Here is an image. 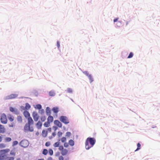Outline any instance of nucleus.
<instances>
[{"mask_svg": "<svg viewBox=\"0 0 160 160\" xmlns=\"http://www.w3.org/2000/svg\"><path fill=\"white\" fill-rule=\"evenodd\" d=\"M27 119H28V122L25 125L24 130L26 132H32L33 131V128L32 127H30V125L33 124V121L31 117Z\"/></svg>", "mask_w": 160, "mask_h": 160, "instance_id": "nucleus-1", "label": "nucleus"}, {"mask_svg": "<svg viewBox=\"0 0 160 160\" xmlns=\"http://www.w3.org/2000/svg\"><path fill=\"white\" fill-rule=\"evenodd\" d=\"M96 142V140L94 138H88L85 142V148L87 149H89L92 147Z\"/></svg>", "mask_w": 160, "mask_h": 160, "instance_id": "nucleus-2", "label": "nucleus"}, {"mask_svg": "<svg viewBox=\"0 0 160 160\" xmlns=\"http://www.w3.org/2000/svg\"><path fill=\"white\" fill-rule=\"evenodd\" d=\"M9 149L7 148L5 149L0 150V160H5L7 158L6 154L9 152Z\"/></svg>", "mask_w": 160, "mask_h": 160, "instance_id": "nucleus-3", "label": "nucleus"}, {"mask_svg": "<svg viewBox=\"0 0 160 160\" xmlns=\"http://www.w3.org/2000/svg\"><path fill=\"white\" fill-rule=\"evenodd\" d=\"M59 120L61 122L66 124H68L69 123V121L68 118L65 116H61L59 118Z\"/></svg>", "mask_w": 160, "mask_h": 160, "instance_id": "nucleus-4", "label": "nucleus"}, {"mask_svg": "<svg viewBox=\"0 0 160 160\" xmlns=\"http://www.w3.org/2000/svg\"><path fill=\"white\" fill-rule=\"evenodd\" d=\"M59 150L61 151V154L63 156L66 155L68 153V150L64 148L62 146H60L59 147Z\"/></svg>", "mask_w": 160, "mask_h": 160, "instance_id": "nucleus-5", "label": "nucleus"}, {"mask_svg": "<svg viewBox=\"0 0 160 160\" xmlns=\"http://www.w3.org/2000/svg\"><path fill=\"white\" fill-rule=\"evenodd\" d=\"M29 143L28 141L26 140H22L20 142V145L22 147L26 148L28 146Z\"/></svg>", "mask_w": 160, "mask_h": 160, "instance_id": "nucleus-6", "label": "nucleus"}, {"mask_svg": "<svg viewBox=\"0 0 160 160\" xmlns=\"http://www.w3.org/2000/svg\"><path fill=\"white\" fill-rule=\"evenodd\" d=\"M0 120L1 122L2 123L6 124L7 123L8 120L6 115L4 113H3L2 114Z\"/></svg>", "mask_w": 160, "mask_h": 160, "instance_id": "nucleus-7", "label": "nucleus"}, {"mask_svg": "<svg viewBox=\"0 0 160 160\" xmlns=\"http://www.w3.org/2000/svg\"><path fill=\"white\" fill-rule=\"evenodd\" d=\"M32 116L34 120L36 122L37 121L39 118V116L38 113L35 111L33 112Z\"/></svg>", "mask_w": 160, "mask_h": 160, "instance_id": "nucleus-8", "label": "nucleus"}, {"mask_svg": "<svg viewBox=\"0 0 160 160\" xmlns=\"http://www.w3.org/2000/svg\"><path fill=\"white\" fill-rule=\"evenodd\" d=\"M60 152H57L55 154L56 156H59L58 157V159L59 160H68L69 158L67 157L66 158L64 159L63 157L62 156H60Z\"/></svg>", "mask_w": 160, "mask_h": 160, "instance_id": "nucleus-9", "label": "nucleus"}, {"mask_svg": "<svg viewBox=\"0 0 160 160\" xmlns=\"http://www.w3.org/2000/svg\"><path fill=\"white\" fill-rule=\"evenodd\" d=\"M18 96L17 95L14 94H12L8 95L5 98L6 99H10L16 98Z\"/></svg>", "mask_w": 160, "mask_h": 160, "instance_id": "nucleus-10", "label": "nucleus"}, {"mask_svg": "<svg viewBox=\"0 0 160 160\" xmlns=\"http://www.w3.org/2000/svg\"><path fill=\"white\" fill-rule=\"evenodd\" d=\"M54 124L59 128H61L62 126V123L58 120H55L54 121Z\"/></svg>", "mask_w": 160, "mask_h": 160, "instance_id": "nucleus-11", "label": "nucleus"}, {"mask_svg": "<svg viewBox=\"0 0 160 160\" xmlns=\"http://www.w3.org/2000/svg\"><path fill=\"white\" fill-rule=\"evenodd\" d=\"M23 115L26 118H27L30 117V115L29 112L27 111H25L23 112Z\"/></svg>", "mask_w": 160, "mask_h": 160, "instance_id": "nucleus-12", "label": "nucleus"}, {"mask_svg": "<svg viewBox=\"0 0 160 160\" xmlns=\"http://www.w3.org/2000/svg\"><path fill=\"white\" fill-rule=\"evenodd\" d=\"M5 131V129L4 127L2 125H0V133H3Z\"/></svg>", "mask_w": 160, "mask_h": 160, "instance_id": "nucleus-13", "label": "nucleus"}, {"mask_svg": "<svg viewBox=\"0 0 160 160\" xmlns=\"http://www.w3.org/2000/svg\"><path fill=\"white\" fill-rule=\"evenodd\" d=\"M46 113L47 115H50L51 113L50 108L49 107H47L46 110Z\"/></svg>", "mask_w": 160, "mask_h": 160, "instance_id": "nucleus-14", "label": "nucleus"}, {"mask_svg": "<svg viewBox=\"0 0 160 160\" xmlns=\"http://www.w3.org/2000/svg\"><path fill=\"white\" fill-rule=\"evenodd\" d=\"M52 110L53 111V112L57 114L59 111V108L57 107H54L53 108Z\"/></svg>", "mask_w": 160, "mask_h": 160, "instance_id": "nucleus-15", "label": "nucleus"}, {"mask_svg": "<svg viewBox=\"0 0 160 160\" xmlns=\"http://www.w3.org/2000/svg\"><path fill=\"white\" fill-rule=\"evenodd\" d=\"M8 118L10 122H13L14 120L13 116L11 114H9L8 116Z\"/></svg>", "mask_w": 160, "mask_h": 160, "instance_id": "nucleus-16", "label": "nucleus"}, {"mask_svg": "<svg viewBox=\"0 0 160 160\" xmlns=\"http://www.w3.org/2000/svg\"><path fill=\"white\" fill-rule=\"evenodd\" d=\"M53 118L52 116L50 115L47 118V121L51 123L53 122Z\"/></svg>", "mask_w": 160, "mask_h": 160, "instance_id": "nucleus-17", "label": "nucleus"}, {"mask_svg": "<svg viewBox=\"0 0 160 160\" xmlns=\"http://www.w3.org/2000/svg\"><path fill=\"white\" fill-rule=\"evenodd\" d=\"M36 125L37 128L38 129H39L41 128L42 125V123L40 121H39L37 123Z\"/></svg>", "mask_w": 160, "mask_h": 160, "instance_id": "nucleus-18", "label": "nucleus"}, {"mask_svg": "<svg viewBox=\"0 0 160 160\" xmlns=\"http://www.w3.org/2000/svg\"><path fill=\"white\" fill-rule=\"evenodd\" d=\"M48 134V132L45 130H43L42 132V135L44 137L47 136Z\"/></svg>", "mask_w": 160, "mask_h": 160, "instance_id": "nucleus-19", "label": "nucleus"}, {"mask_svg": "<svg viewBox=\"0 0 160 160\" xmlns=\"http://www.w3.org/2000/svg\"><path fill=\"white\" fill-rule=\"evenodd\" d=\"M69 144L71 146H73L74 145V142L73 140L70 139L69 141Z\"/></svg>", "mask_w": 160, "mask_h": 160, "instance_id": "nucleus-20", "label": "nucleus"}, {"mask_svg": "<svg viewBox=\"0 0 160 160\" xmlns=\"http://www.w3.org/2000/svg\"><path fill=\"white\" fill-rule=\"evenodd\" d=\"M17 120L19 122L21 123L22 122V117L20 116H18L17 117Z\"/></svg>", "mask_w": 160, "mask_h": 160, "instance_id": "nucleus-21", "label": "nucleus"}, {"mask_svg": "<svg viewBox=\"0 0 160 160\" xmlns=\"http://www.w3.org/2000/svg\"><path fill=\"white\" fill-rule=\"evenodd\" d=\"M49 94L50 96L53 97L55 95V93L54 91H51L49 92Z\"/></svg>", "mask_w": 160, "mask_h": 160, "instance_id": "nucleus-22", "label": "nucleus"}, {"mask_svg": "<svg viewBox=\"0 0 160 160\" xmlns=\"http://www.w3.org/2000/svg\"><path fill=\"white\" fill-rule=\"evenodd\" d=\"M60 144V142H55L54 144H53V146L54 147H59L60 146H59Z\"/></svg>", "mask_w": 160, "mask_h": 160, "instance_id": "nucleus-23", "label": "nucleus"}, {"mask_svg": "<svg viewBox=\"0 0 160 160\" xmlns=\"http://www.w3.org/2000/svg\"><path fill=\"white\" fill-rule=\"evenodd\" d=\"M50 122H48V121L47 122H46L44 124V127H48L50 125Z\"/></svg>", "mask_w": 160, "mask_h": 160, "instance_id": "nucleus-24", "label": "nucleus"}, {"mask_svg": "<svg viewBox=\"0 0 160 160\" xmlns=\"http://www.w3.org/2000/svg\"><path fill=\"white\" fill-rule=\"evenodd\" d=\"M30 108H31V106L30 105V104L28 103H26V105H25L26 109H27V110H28V109H29Z\"/></svg>", "mask_w": 160, "mask_h": 160, "instance_id": "nucleus-25", "label": "nucleus"}, {"mask_svg": "<svg viewBox=\"0 0 160 160\" xmlns=\"http://www.w3.org/2000/svg\"><path fill=\"white\" fill-rule=\"evenodd\" d=\"M88 78L90 81V83L92 82L93 80L91 75H89V76H88Z\"/></svg>", "mask_w": 160, "mask_h": 160, "instance_id": "nucleus-26", "label": "nucleus"}, {"mask_svg": "<svg viewBox=\"0 0 160 160\" xmlns=\"http://www.w3.org/2000/svg\"><path fill=\"white\" fill-rule=\"evenodd\" d=\"M42 153L43 154L46 155L48 153V150L46 149H44L42 151Z\"/></svg>", "mask_w": 160, "mask_h": 160, "instance_id": "nucleus-27", "label": "nucleus"}, {"mask_svg": "<svg viewBox=\"0 0 160 160\" xmlns=\"http://www.w3.org/2000/svg\"><path fill=\"white\" fill-rule=\"evenodd\" d=\"M5 140L6 142H9L11 141L12 139L10 138L7 137L5 139Z\"/></svg>", "mask_w": 160, "mask_h": 160, "instance_id": "nucleus-28", "label": "nucleus"}, {"mask_svg": "<svg viewBox=\"0 0 160 160\" xmlns=\"http://www.w3.org/2000/svg\"><path fill=\"white\" fill-rule=\"evenodd\" d=\"M35 108L38 109H40L42 108V106L40 104H37L36 105Z\"/></svg>", "mask_w": 160, "mask_h": 160, "instance_id": "nucleus-29", "label": "nucleus"}, {"mask_svg": "<svg viewBox=\"0 0 160 160\" xmlns=\"http://www.w3.org/2000/svg\"><path fill=\"white\" fill-rule=\"evenodd\" d=\"M52 136H50L49 137V138L50 139H51L52 138L55 137V136L56 135V132H53L52 133Z\"/></svg>", "mask_w": 160, "mask_h": 160, "instance_id": "nucleus-30", "label": "nucleus"}, {"mask_svg": "<svg viewBox=\"0 0 160 160\" xmlns=\"http://www.w3.org/2000/svg\"><path fill=\"white\" fill-rule=\"evenodd\" d=\"M48 153L50 155H52L53 154V151L51 149H50L48 151Z\"/></svg>", "mask_w": 160, "mask_h": 160, "instance_id": "nucleus-31", "label": "nucleus"}, {"mask_svg": "<svg viewBox=\"0 0 160 160\" xmlns=\"http://www.w3.org/2000/svg\"><path fill=\"white\" fill-rule=\"evenodd\" d=\"M61 142H65L66 141V138L65 137H63L61 138Z\"/></svg>", "mask_w": 160, "mask_h": 160, "instance_id": "nucleus-32", "label": "nucleus"}, {"mask_svg": "<svg viewBox=\"0 0 160 160\" xmlns=\"http://www.w3.org/2000/svg\"><path fill=\"white\" fill-rule=\"evenodd\" d=\"M5 145L3 143L0 144V148H2L5 147Z\"/></svg>", "mask_w": 160, "mask_h": 160, "instance_id": "nucleus-33", "label": "nucleus"}, {"mask_svg": "<svg viewBox=\"0 0 160 160\" xmlns=\"http://www.w3.org/2000/svg\"><path fill=\"white\" fill-rule=\"evenodd\" d=\"M137 146H138V148H137L136 150H135V151H137V150H138L140 149V147H141V145H140V143H138V144H137Z\"/></svg>", "mask_w": 160, "mask_h": 160, "instance_id": "nucleus-34", "label": "nucleus"}, {"mask_svg": "<svg viewBox=\"0 0 160 160\" xmlns=\"http://www.w3.org/2000/svg\"><path fill=\"white\" fill-rule=\"evenodd\" d=\"M133 53L132 52H130V53H129V56L128 57V58H131L133 57Z\"/></svg>", "mask_w": 160, "mask_h": 160, "instance_id": "nucleus-35", "label": "nucleus"}, {"mask_svg": "<svg viewBox=\"0 0 160 160\" xmlns=\"http://www.w3.org/2000/svg\"><path fill=\"white\" fill-rule=\"evenodd\" d=\"M67 92L69 93H71L72 92V90L71 88H68L67 89Z\"/></svg>", "mask_w": 160, "mask_h": 160, "instance_id": "nucleus-36", "label": "nucleus"}, {"mask_svg": "<svg viewBox=\"0 0 160 160\" xmlns=\"http://www.w3.org/2000/svg\"><path fill=\"white\" fill-rule=\"evenodd\" d=\"M14 158L13 157H7V158L6 159H7V160H14Z\"/></svg>", "mask_w": 160, "mask_h": 160, "instance_id": "nucleus-37", "label": "nucleus"}, {"mask_svg": "<svg viewBox=\"0 0 160 160\" xmlns=\"http://www.w3.org/2000/svg\"><path fill=\"white\" fill-rule=\"evenodd\" d=\"M41 120L42 122H44L46 119V118L45 116H42L41 118Z\"/></svg>", "mask_w": 160, "mask_h": 160, "instance_id": "nucleus-38", "label": "nucleus"}, {"mask_svg": "<svg viewBox=\"0 0 160 160\" xmlns=\"http://www.w3.org/2000/svg\"><path fill=\"white\" fill-rule=\"evenodd\" d=\"M18 143V142L17 141H15L13 142L12 143V145L13 146H15L17 145Z\"/></svg>", "mask_w": 160, "mask_h": 160, "instance_id": "nucleus-39", "label": "nucleus"}, {"mask_svg": "<svg viewBox=\"0 0 160 160\" xmlns=\"http://www.w3.org/2000/svg\"><path fill=\"white\" fill-rule=\"evenodd\" d=\"M9 109L10 111H11V112H15L14 108L12 107H10Z\"/></svg>", "mask_w": 160, "mask_h": 160, "instance_id": "nucleus-40", "label": "nucleus"}, {"mask_svg": "<svg viewBox=\"0 0 160 160\" xmlns=\"http://www.w3.org/2000/svg\"><path fill=\"white\" fill-rule=\"evenodd\" d=\"M71 135L70 132H67L66 133V136L68 137H70Z\"/></svg>", "mask_w": 160, "mask_h": 160, "instance_id": "nucleus-41", "label": "nucleus"}, {"mask_svg": "<svg viewBox=\"0 0 160 160\" xmlns=\"http://www.w3.org/2000/svg\"><path fill=\"white\" fill-rule=\"evenodd\" d=\"M10 154L13 156H15V153L13 151H11L10 153Z\"/></svg>", "mask_w": 160, "mask_h": 160, "instance_id": "nucleus-42", "label": "nucleus"}, {"mask_svg": "<svg viewBox=\"0 0 160 160\" xmlns=\"http://www.w3.org/2000/svg\"><path fill=\"white\" fill-rule=\"evenodd\" d=\"M62 133L60 131L58 132V135L59 137H60L62 135Z\"/></svg>", "mask_w": 160, "mask_h": 160, "instance_id": "nucleus-43", "label": "nucleus"}, {"mask_svg": "<svg viewBox=\"0 0 160 160\" xmlns=\"http://www.w3.org/2000/svg\"><path fill=\"white\" fill-rule=\"evenodd\" d=\"M15 125V124L13 123V122H12V123H11V124H10L9 125V127H13Z\"/></svg>", "mask_w": 160, "mask_h": 160, "instance_id": "nucleus-44", "label": "nucleus"}, {"mask_svg": "<svg viewBox=\"0 0 160 160\" xmlns=\"http://www.w3.org/2000/svg\"><path fill=\"white\" fill-rule=\"evenodd\" d=\"M69 146L68 143L67 142H65L64 144V146L65 148H68Z\"/></svg>", "mask_w": 160, "mask_h": 160, "instance_id": "nucleus-45", "label": "nucleus"}, {"mask_svg": "<svg viewBox=\"0 0 160 160\" xmlns=\"http://www.w3.org/2000/svg\"><path fill=\"white\" fill-rule=\"evenodd\" d=\"M50 145V142H47L45 143V145L46 146L48 147Z\"/></svg>", "mask_w": 160, "mask_h": 160, "instance_id": "nucleus-46", "label": "nucleus"}, {"mask_svg": "<svg viewBox=\"0 0 160 160\" xmlns=\"http://www.w3.org/2000/svg\"><path fill=\"white\" fill-rule=\"evenodd\" d=\"M83 73L85 74L86 76H87L88 77V76H89V75H90L89 74L88 72L87 71L84 72H83Z\"/></svg>", "mask_w": 160, "mask_h": 160, "instance_id": "nucleus-47", "label": "nucleus"}, {"mask_svg": "<svg viewBox=\"0 0 160 160\" xmlns=\"http://www.w3.org/2000/svg\"><path fill=\"white\" fill-rule=\"evenodd\" d=\"M60 43L58 41L57 42V46L58 48H59L60 47Z\"/></svg>", "mask_w": 160, "mask_h": 160, "instance_id": "nucleus-48", "label": "nucleus"}, {"mask_svg": "<svg viewBox=\"0 0 160 160\" xmlns=\"http://www.w3.org/2000/svg\"><path fill=\"white\" fill-rule=\"evenodd\" d=\"M53 128L54 129L55 131L56 130L58 129V128L55 126H53Z\"/></svg>", "mask_w": 160, "mask_h": 160, "instance_id": "nucleus-49", "label": "nucleus"}, {"mask_svg": "<svg viewBox=\"0 0 160 160\" xmlns=\"http://www.w3.org/2000/svg\"><path fill=\"white\" fill-rule=\"evenodd\" d=\"M48 130L49 132H51V128H48Z\"/></svg>", "mask_w": 160, "mask_h": 160, "instance_id": "nucleus-50", "label": "nucleus"}, {"mask_svg": "<svg viewBox=\"0 0 160 160\" xmlns=\"http://www.w3.org/2000/svg\"><path fill=\"white\" fill-rule=\"evenodd\" d=\"M118 20V18H116V19H114L113 21L114 22H117Z\"/></svg>", "mask_w": 160, "mask_h": 160, "instance_id": "nucleus-51", "label": "nucleus"}, {"mask_svg": "<svg viewBox=\"0 0 160 160\" xmlns=\"http://www.w3.org/2000/svg\"><path fill=\"white\" fill-rule=\"evenodd\" d=\"M2 137L0 136V142H2Z\"/></svg>", "mask_w": 160, "mask_h": 160, "instance_id": "nucleus-52", "label": "nucleus"}, {"mask_svg": "<svg viewBox=\"0 0 160 160\" xmlns=\"http://www.w3.org/2000/svg\"><path fill=\"white\" fill-rule=\"evenodd\" d=\"M17 160H21L20 158H18L17 159Z\"/></svg>", "mask_w": 160, "mask_h": 160, "instance_id": "nucleus-53", "label": "nucleus"}, {"mask_svg": "<svg viewBox=\"0 0 160 160\" xmlns=\"http://www.w3.org/2000/svg\"><path fill=\"white\" fill-rule=\"evenodd\" d=\"M38 160H44L43 159H38Z\"/></svg>", "mask_w": 160, "mask_h": 160, "instance_id": "nucleus-54", "label": "nucleus"}, {"mask_svg": "<svg viewBox=\"0 0 160 160\" xmlns=\"http://www.w3.org/2000/svg\"><path fill=\"white\" fill-rule=\"evenodd\" d=\"M128 24V22H127V23H126L127 25Z\"/></svg>", "mask_w": 160, "mask_h": 160, "instance_id": "nucleus-55", "label": "nucleus"}, {"mask_svg": "<svg viewBox=\"0 0 160 160\" xmlns=\"http://www.w3.org/2000/svg\"><path fill=\"white\" fill-rule=\"evenodd\" d=\"M48 160H51V159H48Z\"/></svg>", "mask_w": 160, "mask_h": 160, "instance_id": "nucleus-56", "label": "nucleus"}]
</instances>
